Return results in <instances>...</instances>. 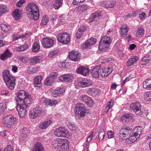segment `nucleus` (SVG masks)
<instances>
[{"mask_svg":"<svg viewBox=\"0 0 151 151\" xmlns=\"http://www.w3.org/2000/svg\"><path fill=\"white\" fill-rule=\"evenodd\" d=\"M2 77L7 87L11 90L14 88L16 78L10 73L9 71L5 70L2 72Z\"/></svg>","mask_w":151,"mask_h":151,"instance_id":"nucleus-1","label":"nucleus"},{"mask_svg":"<svg viewBox=\"0 0 151 151\" xmlns=\"http://www.w3.org/2000/svg\"><path fill=\"white\" fill-rule=\"evenodd\" d=\"M66 139L58 138L52 142V145L53 147L60 151H67L69 145L65 142Z\"/></svg>","mask_w":151,"mask_h":151,"instance_id":"nucleus-2","label":"nucleus"},{"mask_svg":"<svg viewBox=\"0 0 151 151\" xmlns=\"http://www.w3.org/2000/svg\"><path fill=\"white\" fill-rule=\"evenodd\" d=\"M2 123L5 126L8 128L13 127L16 123V119L12 115L5 116Z\"/></svg>","mask_w":151,"mask_h":151,"instance_id":"nucleus-3","label":"nucleus"},{"mask_svg":"<svg viewBox=\"0 0 151 151\" xmlns=\"http://www.w3.org/2000/svg\"><path fill=\"white\" fill-rule=\"evenodd\" d=\"M74 111L76 115L78 118H80L85 116L86 110L84 104L78 103L75 106Z\"/></svg>","mask_w":151,"mask_h":151,"instance_id":"nucleus-4","label":"nucleus"},{"mask_svg":"<svg viewBox=\"0 0 151 151\" xmlns=\"http://www.w3.org/2000/svg\"><path fill=\"white\" fill-rule=\"evenodd\" d=\"M57 39L58 42L64 44H68L70 41V35L66 32H63L57 35Z\"/></svg>","mask_w":151,"mask_h":151,"instance_id":"nucleus-5","label":"nucleus"},{"mask_svg":"<svg viewBox=\"0 0 151 151\" xmlns=\"http://www.w3.org/2000/svg\"><path fill=\"white\" fill-rule=\"evenodd\" d=\"M130 128L129 127L126 126L123 127V128L120 130L119 133V140L122 141L127 139L130 133Z\"/></svg>","mask_w":151,"mask_h":151,"instance_id":"nucleus-6","label":"nucleus"},{"mask_svg":"<svg viewBox=\"0 0 151 151\" xmlns=\"http://www.w3.org/2000/svg\"><path fill=\"white\" fill-rule=\"evenodd\" d=\"M28 107L27 104H23L22 103L20 104V103H17L16 107L20 117H24L27 114V109Z\"/></svg>","mask_w":151,"mask_h":151,"instance_id":"nucleus-7","label":"nucleus"},{"mask_svg":"<svg viewBox=\"0 0 151 151\" xmlns=\"http://www.w3.org/2000/svg\"><path fill=\"white\" fill-rule=\"evenodd\" d=\"M54 135L58 137H66L68 131L64 127H60L56 129L54 132Z\"/></svg>","mask_w":151,"mask_h":151,"instance_id":"nucleus-8","label":"nucleus"},{"mask_svg":"<svg viewBox=\"0 0 151 151\" xmlns=\"http://www.w3.org/2000/svg\"><path fill=\"white\" fill-rule=\"evenodd\" d=\"M43 109L40 107L38 106L34 108L30 111L29 116L32 119L37 118L40 116L42 114Z\"/></svg>","mask_w":151,"mask_h":151,"instance_id":"nucleus-9","label":"nucleus"},{"mask_svg":"<svg viewBox=\"0 0 151 151\" xmlns=\"http://www.w3.org/2000/svg\"><path fill=\"white\" fill-rule=\"evenodd\" d=\"M142 106L138 102H135L132 103L130 108L137 114L141 115L142 113Z\"/></svg>","mask_w":151,"mask_h":151,"instance_id":"nucleus-10","label":"nucleus"},{"mask_svg":"<svg viewBox=\"0 0 151 151\" xmlns=\"http://www.w3.org/2000/svg\"><path fill=\"white\" fill-rule=\"evenodd\" d=\"M27 11L31 13L36 14L39 12L38 7L35 3H30L27 4L26 7Z\"/></svg>","mask_w":151,"mask_h":151,"instance_id":"nucleus-11","label":"nucleus"},{"mask_svg":"<svg viewBox=\"0 0 151 151\" xmlns=\"http://www.w3.org/2000/svg\"><path fill=\"white\" fill-rule=\"evenodd\" d=\"M28 93L24 90L19 91L17 93V97L16 98V101L17 103H22V101H23V99L26 98Z\"/></svg>","mask_w":151,"mask_h":151,"instance_id":"nucleus-12","label":"nucleus"},{"mask_svg":"<svg viewBox=\"0 0 151 151\" xmlns=\"http://www.w3.org/2000/svg\"><path fill=\"white\" fill-rule=\"evenodd\" d=\"M54 40L51 39L47 37L43 38L42 41V44L43 46L46 48H48L52 47L54 43Z\"/></svg>","mask_w":151,"mask_h":151,"instance_id":"nucleus-13","label":"nucleus"},{"mask_svg":"<svg viewBox=\"0 0 151 151\" xmlns=\"http://www.w3.org/2000/svg\"><path fill=\"white\" fill-rule=\"evenodd\" d=\"M81 100L89 107H91L94 104V102L92 99L86 95H83L80 96Z\"/></svg>","mask_w":151,"mask_h":151,"instance_id":"nucleus-14","label":"nucleus"},{"mask_svg":"<svg viewBox=\"0 0 151 151\" xmlns=\"http://www.w3.org/2000/svg\"><path fill=\"white\" fill-rule=\"evenodd\" d=\"M56 75L53 73L50 74L49 76L44 81L45 85L47 86H51L54 83L55 80L56 78Z\"/></svg>","mask_w":151,"mask_h":151,"instance_id":"nucleus-15","label":"nucleus"},{"mask_svg":"<svg viewBox=\"0 0 151 151\" xmlns=\"http://www.w3.org/2000/svg\"><path fill=\"white\" fill-rule=\"evenodd\" d=\"M80 57L79 52L78 51L72 50L69 52V58L72 61H78Z\"/></svg>","mask_w":151,"mask_h":151,"instance_id":"nucleus-16","label":"nucleus"},{"mask_svg":"<svg viewBox=\"0 0 151 151\" xmlns=\"http://www.w3.org/2000/svg\"><path fill=\"white\" fill-rule=\"evenodd\" d=\"M73 78V76L71 74H67L60 76L59 80L61 81L71 82Z\"/></svg>","mask_w":151,"mask_h":151,"instance_id":"nucleus-17","label":"nucleus"},{"mask_svg":"<svg viewBox=\"0 0 151 151\" xmlns=\"http://www.w3.org/2000/svg\"><path fill=\"white\" fill-rule=\"evenodd\" d=\"M52 123V121L51 120L47 119L40 123L39 125V127L42 129H45L50 125Z\"/></svg>","mask_w":151,"mask_h":151,"instance_id":"nucleus-18","label":"nucleus"},{"mask_svg":"<svg viewBox=\"0 0 151 151\" xmlns=\"http://www.w3.org/2000/svg\"><path fill=\"white\" fill-rule=\"evenodd\" d=\"M96 41L97 40L96 39L91 37L83 45L82 47L84 48L88 47L90 46L95 44L96 42Z\"/></svg>","mask_w":151,"mask_h":151,"instance_id":"nucleus-19","label":"nucleus"},{"mask_svg":"<svg viewBox=\"0 0 151 151\" xmlns=\"http://www.w3.org/2000/svg\"><path fill=\"white\" fill-rule=\"evenodd\" d=\"M133 115L132 114H125L121 117L123 122H128L133 118Z\"/></svg>","mask_w":151,"mask_h":151,"instance_id":"nucleus-20","label":"nucleus"},{"mask_svg":"<svg viewBox=\"0 0 151 151\" xmlns=\"http://www.w3.org/2000/svg\"><path fill=\"white\" fill-rule=\"evenodd\" d=\"M90 71V70L87 68L83 66L79 67L77 70L78 73L85 76Z\"/></svg>","mask_w":151,"mask_h":151,"instance_id":"nucleus-21","label":"nucleus"},{"mask_svg":"<svg viewBox=\"0 0 151 151\" xmlns=\"http://www.w3.org/2000/svg\"><path fill=\"white\" fill-rule=\"evenodd\" d=\"M101 12L100 11H97L93 13L91 15L88 22H91L95 19H98L101 16Z\"/></svg>","mask_w":151,"mask_h":151,"instance_id":"nucleus-22","label":"nucleus"},{"mask_svg":"<svg viewBox=\"0 0 151 151\" xmlns=\"http://www.w3.org/2000/svg\"><path fill=\"white\" fill-rule=\"evenodd\" d=\"M92 84V82L87 79L83 80L82 81L79 82L78 83V86L82 88L89 87Z\"/></svg>","mask_w":151,"mask_h":151,"instance_id":"nucleus-23","label":"nucleus"},{"mask_svg":"<svg viewBox=\"0 0 151 151\" xmlns=\"http://www.w3.org/2000/svg\"><path fill=\"white\" fill-rule=\"evenodd\" d=\"M101 66L99 65H97L95 68L92 69L91 71V73L92 76L94 78H97L99 76V71Z\"/></svg>","mask_w":151,"mask_h":151,"instance_id":"nucleus-24","label":"nucleus"},{"mask_svg":"<svg viewBox=\"0 0 151 151\" xmlns=\"http://www.w3.org/2000/svg\"><path fill=\"white\" fill-rule=\"evenodd\" d=\"M42 78L41 76H38L34 78V83L35 86L40 87L42 86Z\"/></svg>","mask_w":151,"mask_h":151,"instance_id":"nucleus-25","label":"nucleus"},{"mask_svg":"<svg viewBox=\"0 0 151 151\" xmlns=\"http://www.w3.org/2000/svg\"><path fill=\"white\" fill-rule=\"evenodd\" d=\"M65 91V89L64 88H58L57 90L53 91L52 92V95L54 97H56L57 96H60Z\"/></svg>","mask_w":151,"mask_h":151,"instance_id":"nucleus-26","label":"nucleus"},{"mask_svg":"<svg viewBox=\"0 0 151 151\" xmlns=\"http://www.w3.org/2000/svg\"><path fill=\"white\" fill-rule=\"evenodd\" d=\"M138 60V58L136 56L130 58L127 61L126 63L127 65L128 66H131L135 64Z\"/></svg>","mask_w":151,"mask_h":151,"instance_id":"nucleus-27","label":"nucleus"},{"mask_svg":"<svg viewBox=\"0 0 151 151\" xmlns=\"http://www.w3.org/2000/svg\"><path fill=\"white\" fill-rule=\"evenodd\" d=\"M12 53L8 50H6L2 54L0 57V59L2 60H4L6 59L11 57Z\"/></svg>","mask_w":151,"mask_h":151,"instance_id":"nucleus-28","label":"nucleus"},{"mask_svg":"<svg viewBox=\"0 0 151 151\" xmlns=\"http://www.w3.org/2000/svg\"><path fill=\"white\" fill-rule=\"evenodd\" d=\"M145 30L142 27H140L137 29L136 36L138 38L143 37L145 33Z\"/></svg>","mask_w":151,"mask_h":151,"instance_id":"nucleus-29","label":"nucleus"},{"mask_svg":"<svg viewBox=\"0 0 151 151\" xmlns=\"http://www.w3.org/2000/svg\"><path fill=\"white\" fill-rule=\"evenodd\" d=\"M120 29L121 30V34L122 37H125L129 30L128 27L126 25H124L121 27Z\"/></svg>","mask_w":151,"mask_h":151,"instance_id":"nucleus-30","label":"nucleus"},{"mask_svg":"<svg viewBox=\"0 0 151 151\" xmlns=\"http://www.w3.org/2000/svg\"><path fill=\"white\" fill-rule=\"evenodd\" d=\"M109 45L100 41L99 45V48L101 51H105L109 48Z\"/></svg>","mask_w":151,"mask_h":151,"instance_id":"nucleus-31","label":"nucleus"},{"mask_svg":"<svg viewBox=\"0 0 151 151\" xmlns=\"http://www.w3.org/2000/svg\"><path fill=\"white\" fill-rule=\"evenodd\" d=\"M142 131V129L141 127H136L134 129L133 134H134V136L138 137L141 134Z\"/></svg>","mask_w":151,"mask_h":151,"instance_id":"nucleus-32","label":"nucleus"},{"mask_svg":"<svg viewBox=\"0 0 151 151\" xmlns=\"http://www.w3.org/2000/svg\"><path fill=\"white\" fill-rule=\"evenodd\" d=\"M21 11L19 9H16L12 13L13 16L16 20H18L21 15Z\"/></svg>","mask_w":151,"mask_h":151,"instance_id":"nucleus-33","label":"nucleus"},{"mask_svg":"<svg viewBox=\"0 0 151 151\" xmlns=\"http://www.w3.org/2000/svg\"><path fill=\"white\" fill-rule=\"evenodd\" d=\"M44 150L42 145L40 142H37L35 145L32 151H44Z\"/></svg>","mask_w":151,"mask_h":151,"instance_id":"nucleus-34","label":"nucleus"},{"mask_svg":"<svg viewBox=\"0 0 151 151\" xmlns=\"http://www.w3.org/2000/svg\"><path fill=\"white\" fill-rule=\"evenodd\" d=\"M46 105H49L50 106H52L58 103L57 101L55 100H51L50 99H46L44 101Z\"/></svg>","mask_w":151,"mask_h":151,"instance_id":"nucleus-35","label":"nucleus"},{"mask_svg":"<svg viewBox=\"0 0 151 151\" xmlns=\"http://www.w3.org/2000/svg\"><path fill=\"white\" fill-rule=\"evenodd\" d=\"M101 41L106 43L109 45L111 42L110 37L107 36H105L103 37L101 39Z\"/></svg>","mask_w":151,"mask_h":151,"instance_id":"nucleus-36","label":"nucleus"},{"mask_svg":"<svg viewBox=\"0 0 151 151\" xmlns=\"http://www.w3.org/2000/svg\"><path fill=\"white\" fill-rule=\"evenodd\" d=\"M32 99L31 96L29 94H27L26 97L23 99V101H22L21 102L23 104H26L28 105L31 102Z\"/></svg>","mask_w":151,"mask_h":151,"instance_id":"nucleus-37","label":"nucleus"},{"mask_svg":"<svg viewBox=\"0 0 151 151\" xmlns=\"http://www.w3.org/2000/svg\"><path fill=\"white\" fill-rule=\"evenodd\" d=\"M63 0H55L53 2V6L55 9H58L62 4Z\"/></svg>","mask_w":151,"mask_h":151,"instance_id":"nucleus-38","label":"nucleus"},{"mask_svg":"<svg viewBox=\"0 0 151 151\" xmlns=\"http://www.w3.org/2000/svg\"><path fill=\"white\" fill-rule=\"evenodd\" d=\"M106 69V68H100L99 70V73L100 76L101 77H105L108 75V71H107V70Z\"/></svg>","mask_w":151,"mask_h":151,"instance_id":"nucleus-39","label":"nucleus"},{"mask_svg":"<svg viewBox=\"0 0 151 151\" xmlns=\"http://www.w3.org/2000/svg\"><path fill=\"white\" fill-rule=\"evenodd\" d=\"M40 59L41 57L40 56H34L31 58L30 60V63L33 64L37 63L40 62Z\"/></svg>","mask_w":151,"mask_h":151,"instance_id":"nucleus-40","label":"nucleus"},{"mask_svg":"<svg viewBox=\"0 0 151 151\" xmlns=\"http://www.w3.org/2000/svg\"><path fill=\"white\" fill-rule=\"evenodd\" d=\"M40 45L38 43L35 42L32 45V51L34 52H37L40 49Z\"/></svg>","mask_w":151,"mask_h":151,"instance_id":"nucleus-41","label":"nucleus"},{"mask_svg":"<svg viewBox=\"0 0 151 151\" xmlns=\"http://www.w3.org/2000/svg\"><path fill=\"white\" fill-rule=\"evenodd\" d=\"M99 92V89L95 88H89L87 91V93L88 94L92 95L93 94H96Z\"/></svg>","mask_w":151,"mask_h":151,"instance_id":"nucleus-42","label":"nucleus"},{"mask_svg":"<svg viewBox=\"0 0 151 151\" xmlns=\"http://www.w3.org/2000/svg\"><path fill=\"white\" fill-rule=\"evenodd\" d=\"M151 91L145 92L144 93V98L146 101H151Z\"/></svg>","mask_w":151,"mask_h":151,"instance_id":"nucleus-43","label":"nucleus"},{"mask_svg":"<svg viewBox=\"0 0 151 151\" xmlns=\"http://www.w3.org/2000/svg\"><path fill=\"white\" fill-rule=\"evenodd\" d=\"M105 135V133L104 130L101 129L99 131L98 134L99 140V141H101L104 138Z\"/></svg>","mask_w":151,"mask_h":151,"instance_id":"nucleus-44","label":"nucleus"},{"mask_svg":"<svg viewBox=\"0 0 151 151\" xmlns=\"http://www.w3.org/2000/svg\"><path fill=\"white\" fill-rule=\"evenodd\" d=\"M28 47L27 44H24L21 46H19L15 48L16 50L18 51H23L26 49Z\"/></svg>","mask_w":151,"mask_h":151,"instance_id":"nucleus-45","label":"nucleus"},{"mask_svg":"<svg viewBox=\"0 0 151 151\" xmlns=\"http://www.w3.org/2000/svg\"><path fill=\"white\" fill-rule=\"evenodd\" d=\"M87 7L86 5H82L77 8V10L78 12H83L87 9Z\"/></svg>","mask_w":151,"mask_h":151,"instance_id":"nucleus-46","label":"nucleus"},{"mask_svg":"<svg viewBox=\"0 0 151 151\" xmlns=\"http://www.w3.org/2000/svg\"><path fill=\"white\" fill-rule=\"evenodd\" d=\"M115 4V2L114 1L106 2L103 6L106 8H112Z\"/></svg>","mask_w":151,"mask_h":151,"instance_id":"nucleus-47","label":"nucleus"},{"mask_svg":"<svg viewBox=\"0 0 151 151\" xmlns=\"http://www.w3.org/2000/svg\"><path fill=\"white\" fill-rule=\"evenodd\" d=\"M1 30L4 32H7L9 30V26L5 24H2L0 25Z\"/></svg>","mask_w":151,"mask_h":151,"instance_id":"nucleus-48","label":"nucleus"},{"mask_svg":"<svg viewBox=\"0 0 151 151\" xmlns=\"http://www.w3.org/2000/svg\"><path fill=\"white\" fill-rule=\"evenodd\" d=\"M58 53V51L57 50H55L50 52L48 55V56L50 58H52L55 55H57Z\"/></svg>","mask_w":151,"mask_h":151,"instance_id":"nucleus-49","label":"nucleus"},{"mask_svg":"<svg viewBox=\"0 0 151 151\" xmlns=\"http://www.w3.org/2000/svg\"><path fill=\"white\" fill-rule=\"evenodd\" d=\"M6 7L5 5H0V16L2 14L4 13L6 11Z\"/></svg>","mask_w":151,"mask_h":151,"instance_id":"nucleus-50","label":"nucleus"},{"mask_svg":"<svg viewBox=\"0 0 151 151\" xmlns=\"http://www.w3.org/2000/svg\"><path fill=\"white\" fill-rule=\"evenodd\" d=\"M48 21V18L46 15L43 16L42 20V23L44 25H46Z\"/></svg>","mask_w":151,"mask_h":151,"instance_id":"nucleus-51","label":"nucleus"},{"mask_svg":"<svg viewBox=\"0 0 151 151\" xmlns=\"http://www.w3.org/2000/svg\"><path fill=\"white\" fill-rule=\"evenodd\" d=\"M144 82L143 83V86L144 88L148 89L149 83H151V80H149Z\"/></svg>","mask_w":151,"mask_h":151,"instance_id":"nucleus-52","label":"nucleus"},{"mask_svg":"<svg viewBox=\"0 0 151 151\" xmlns=\"http://www.w3.org/2000/svg\"><path fill=\"white\" fill-rule=\"evenodd\" d=\"M39 12L35 14V13H31V18L34 20H36L38 19L39 18Z\"/></svg>","mask_w":151,"mask_h":151,"instance_id":"nucleus-53","label":"nucleus"},{"mask_svg":"<svg viewBox=\"0 0 151 151\" xmlns=\"http://www.w3.org/2000/svg\"><path fill=\"white\" fill-rule=\"evenodd\" d=\"M149 57V56H146L143 57L141 60V62L145 63H148L150 61L149 59L148 58Z\"/></svg>","mask_w":151,"mask_h":151,"instance_id":"nucleus-54","label":"nucleus"},{"mask_svg":"<svg viewBox=\"0 0 151 151\" xmlns=\"http://www.w3.org/2000/svg\"><path fill=\"white\" fill-rule=\"evenodd\" d=\"M66 64H67V63H66L64 62H59L58 63V66L60 68H64L66 67Z\"/></svg>","mask_w":151,"mask_h":151,"instance_id":"nucleus-55","label":"nucleus"},{"mask_svg":"<svg viewBox=\"0 0 151 151\" xmlns=\"http://www.w3.org/2000/svg\"><path fill=\"white\" fill-rule=\"evenodd\" d=\"M87 29L86 26L83 25L81 26L78 29V32H82L83 33V32L85 31Z\"/></svg>","mask_w":151,"mask_h":151,"instance_id":"nucleus-56","label":"nucleus"},{"mask_svg":"<svg viewBox=\"0 0 151 151\" xmlns=\"http://www.w3.org/2000/svg\"><path fill=\"white\" fill-rule=\"evenodd\" d=\"M114 132L111 131H109L107 132L108 137L109 139H111L114 137Z\"/></svg>","mask_w":151,"mask_h":151,"instance_id":"nucleus-57","label":"nucleus"},{"mask_svg":"<svg viewBox=\"0 0 151 151\" xmlns=\"http://www.w3.org/2000/svg\"><path fill=\"white\" fill-rule=\"evenodd\" d=\"M4 151H13V147L10 145H8L5 148Z\"/></svg>","mask_w":151,"mask_h":151,"instance_id":"nucleus-58","label":"nucleus"},{"mask_svg":"<svg viewBox=\"0 0 151 151\" xmlns=\"http://www.w3.org/2000/svg\"><path fill=\"white\" fill-rule=\"evenodd\" d=\"M93 132L88 137L87 139V141L86 142V144H88L89 142L91 141L92 139V137L93 136Z\"/></svg>","mask_w":151,"mask_h":151,"instance_id":"nucleus-59","label":"nucleus"},{"mask_svg":"<svg viewBox=\"0 0 151 151\" xmlns=\"http://www.w3.org/2000/svg\"><path fill=\"white\" fill-rule=\"evenodd\" d=\"M85 0H73V4L74 5H77L78 4L83 2Z\"/></svg>","mask_w":151,"mask_h":151,"instance_id":"nucleus-60","label":"nucleus"},{"mask_svg":"<svg viewBox=\"0 0 151 151\" xmlns=\"http://www.w3.org/2000/svg\"><path fill=\"white\" fill-rule=\"evenodd\" d=\"M25 2V0H20L16 3V6L18 7H20L21 5L24 4Z\"/></svg>","mask_w":151,"mask_h":151,"instance_id":"nucleus-61","label":"nucleus"},{"mask_svg":"<svg viewBox=\"0 0 151 151\" xmlns=\"http://www.w3.org/2000/svg\"><path fill=\"white\" fill-rule=\"evenodd\" d=\"M83 34V33L82 32H79L78 31V30L76 34V36L77 38H80L82 36Z\"/></svg>","mask_w":151,"mask_h":151,"instance_id":"nucleus-62","label":"nucleus"},{"mask_svg":"<svg viewBox=\"0 0 151 151\" xmlns=\"http://www.w3.org/2000/svg\"><path fill=\"white\" fill-rule=\"evenodd\" d=\"M105 61L106 62H109L110 63H112L114 61V59L111 58H109L107 59H106Z\"/></svg>","mask_w":151,"mask_h":151,"instance_id":"nucleus-63","label":"nucleus"},{"mask_svg":"<svg viewBox=\"0 0 151 151\" xmlns=\"http://www.w3.org/2000/svg\"><path fill=\"white\" fill-rule=\"evenodd\" d=\"M137 137H135L134 136V134L132 135L129 138V139L130 140V141H132V142H133L137 139Z\"/></svg>","mask_w":151,"mask_h":151,"instance_id":"nucleus-64","label":"nucleus"}]
</instances>
